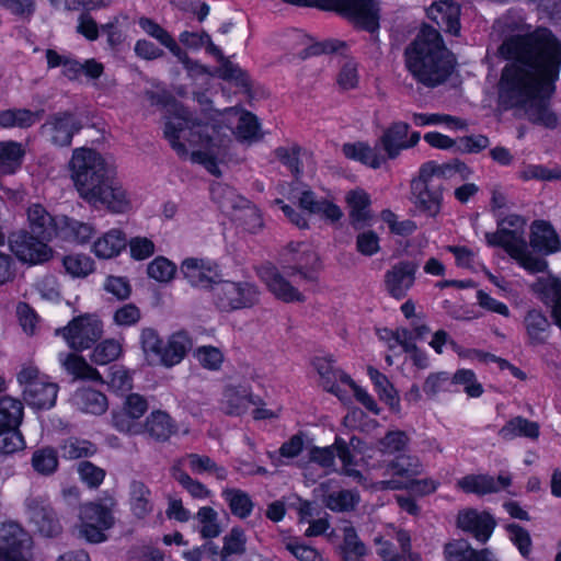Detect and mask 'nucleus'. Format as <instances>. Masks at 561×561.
<instances>
[{"label": "nucleus", "mask_w": 561, "mask_h": 561, "mask_svg": "<svg viewBox=\"0 0 561 561\" xmlns=\"http://www.w3.org/2000/svg\"><path fill=\"white\" fill-rule=\"evenodd\" d=\"M376 449L366 446L357 438H352L350 446L336 438L334 444L329 447H316L310 451V460L306 468V478L314 482L311 477V470L314 466L321 467L325 472L335 469V457L341 461V472L347 477L356 479L362 485L364 477L360 469H370L369 459L376 454Z\"/></svg>", "instance_id": "20e7f679"}, {"label": "nucleus", "mask_w": 561, "mask_h": 561, "mask_svg": "<svg viewBox=\"0 0 561 561\" xmlns=\"http://www.w3.org/2000/svg\"><path fill=\"white\" fill-rule=\"evenodd\" d=\"M123 352L122 342L116 339H107L98 344L92 354L91 360L98 365H106L116 360Z\"/></svg>", "instance_id": "864d4df0"}, {"label": "nucleus", "mask_w": 561, "mask_h": 561, "mask_svg": "<svg viewBox=\"0 0 561 561\" xmlns=\"http://www.w3.org/2000/svg\"><path fill=\"white\" fill-rule=\"evenodd\" d=\"M405 67L412 77L426 87L443 83L454 68V57L445 47L439 32L424 26L404 51Z\"/></svg>", "instance_id": "f03ea898"}, {"label": "nucleus", "mask_w": 561, "mask_h": 561, "mask_svg": "<svg viewBox=\"0 0 561 561\" xmlns=\"http://www.w3.org/2000/svg\"><path fill=\"white\" fill-rule=\"evenodd\" d=\"M23 419V404L12 397L0 398V428L19 426Z\"/></svg>", "instance_id": "603ef678"}, {"label": "nucleus", "mask_w": 561, "mask_h": 561, "mask_svg": "<svg viewBox=\"0 0 561 561\" xmlns=\"http://www.w3.org/2000/svg\"><path fill=\"white\" fill-rule=\"evenodd\" d=\"M421 135L411 131L408 123L393 122L382 134L379 144L388 159H396L402 150L412 148L419 144Z\"/></svg>", "instance_id": "aec40b11"}, {"label": "nucleus", "mask_w": 561, "mask_h": 561, "mask_svg": "<svg viewBox=\"0 0 561 561\" xmlns=\"http://www.w3.org/2000/svg\"><path fill=\"white\" fill-rule=\"evenodd\" d=\"M16 379L22 387L23 399L28 405L36 409H49L55 404L58 386L50 381L48 376L41 373L33 363L23 364Z\"/></svg>", "instance_id": "1a4fd4ad"}, {"label": "nucleus", "mask_w": 561, "mask_h": 561, "mask_svg": "<svg viewBox=\"0 0 561 561\" xmlns=\"http://www.w3.org/2000/svg\"><path fill=\"white\" fill-rule=\"evenodd\" d=\"M359 502V495L354 491H339L330 494L325 505L331 511L344 512L353 510Z\"/></svg>", "instance_id": "338daca9"}, {"label": "nucleus", "mask_w": 561, "mask_h": 561, "mask_svg": "<svg viewBox=\"0 0 561 561\" xmlns=\"http://www.w3.org/2000/svg\"><path fill=\"white\" fill-rule=\"evenodd\" d=\"M163 342L159 333L152 328H144L140 332L141 350L148 360L159 362Z\"/></svg>", "instance_id": "6e6d98bb"}, {"label": "nucleus", "mask_w": 561, "mask_h": 561, "mask_svg": "<svg viewBox=\"0 0 561 561\" xmlns=\"http://www.w3.org/2000/svg\"><path fill=\"white\" fill-rule=\"evenodd\" d=\"M342 151L346 158L360 162L371 169L381 168L386 164L388 159L379 147H371L362 141L345 144Z\"/></svg>", "instance_id": "473e14b6"}, {"label": "nucleus", "mask_w": 561, "mask_h": 561, "mask_svg": "<svg viewBox=\"0 0 561 561\" xmlns=\"http://www.w3.org/2000/svg\"><path fill=\"white\" fill-rule=\"evenodd\" d=\"M196 518L201 524V535L204 538H215L221 533L218 513L214 508L209 506L201 507Z\"/></svg>", "instance_id": "680f3d73"}, {"label": "nucleus", "mask_w": 561, "mask_h": 561, "mask_svg": "<svg viewBox=\"0 0 561 561\" xmlns=\"http://www.w3.org/2000/svg\"><path fill=\"white\" fill-rule=\"evenodd\" d=\"M501 438L512 440L516 437L537 439L539 437V425L522 416L511 419L499 432Z\"/></svg>", "instance_id": "79ce46f5"}, {"label": "nucleus", "mask_w": 561, "mask_h": 561, "mask_svg": "<svg viewBox=\"0 0 561 561\" xmlns=\"http://www.w3.org/2000/svg\"><path fill=\"white\" fill-rule=\"evenodd\" d=\"M531 290L547 305L552 306V316L561 328V282L550 273L537 278Z\"/></svg>", "instance_id": "c85d7f7f"}, {"label": "nucleus", "mask_w": 561, "mask_h": 561, "mask_svg": "<svg viewBox=\"0 0 561 561\" xmlns=\"http://www.w3.org/2000/svg\"><path fill=\"white\" fill-rule=\"evenodd\" d=\"M176 266L164 256H157L148 264V276L160 283H168L173 279Z\"/></svg>", "instance_id": "e2e57ef3"}, {"label": "nucleus", "mask_w": 561, "mask_h": 561, "mask_svg": "<svg viewBox=\"0 0 561 561\" xmlns=\"http://www.w3.org/2000/svg\"><path fill=\"white\" fill-rule=\"evenodd\" d=\"M378 335L390 350L400 347L404 352L413 342V334L407 328L382 329L378 331Z\"/></svg>", "instance_id": "bf43d9fd"}, {"label": "nucleus", "mask_w": 561, "mask_h": 561, "mask_svg": "<svg viewBox=\"0 0 561 561\" xmlns=\"http://www.w3.org/2000/svg\"><path fill=\"white\" fill-rule=\"evenodd\" d=\"M73 351L90 348L103 334V323L96 314L85 313L73 318L66 327L56 330Z\"/></svg>", "instance_id": "9b49d317"}, {"label": "nucleus", "mask_w": 561, "mask_h": 561, "mask_svg": "<svg viewBox=\"0 0 561 561\" xmlns=\"http://www.w3.org/2000/svg\"><path fill=\"white\" fill-rule=\"evenodd\" d=\"M149 404L145 397L139 393H129L125 397L122 405L112 411V426L123 434H141L139 420L148 411Z\"/></svg>", "instance_id": "2eb2a0df"}, {"label": "nucleus", "mask_w": 561, "mask_h": 561, "mask_svg": "<svg viewBox=\"0 0 561 561\" xmlns=\"http://www.w3.org/2000/svg\"><path fill=\"white\" fill-rule=\"evenodd\" d=\"M283 194L288 198L298 199L300 207L310 214L319 216L329 224H336L343 217L342 208L330 198H317L313 192L309 190L300 191L297 187H282Z\"/></svg>", "instance_id": "dca6fc26"}, {"label": "nucleus", "mask_w": 561, "mask_h": 561, "mask_svg": "<svg viewBox=\"0 0 561 561\" xmlns=\"http://www.w3.org/2000/svg\"><path fill=\"white\" fill-rule=\"evenodd\" d=\"M25 448V440L18 426L0 428V454L10 455Z\"/></svg>", "instance_id": "13d9d810"}, {"label": "nucleus", "mask_w": 561, "mask_h": 561, "mask_svg": "<svg viewBox=\"0 0 561 561\" xmlns=\"http://www.w3.org/2000/svg\"><path fill=\"white\" fill-rule=\"evenodd\" d=\"M471 170L462 162L455 161L448 164H437L433 161L424 163L419 176L411 183V199L415 208L427 217H436L442 208L443 192L436 179L458 175L466 180Z\"/></svg>", "instance_id": "423d86ee"}, {"label": "nucleus", "mask_w": 561, "mask_h": 561, "mask_svg": "<svg viewBox=\"0 0 561 561\" xmlns=\"http://www.w3.org/2000/svg\"><path fill=\"white\" fill-rule=\"evenodd\" d=\"M8 241L11 252L24 264H43L53 257L54 251L48 245L49 241L30 233L27 230L11 233Z\"/></svg>", "instance_id": "ddd939ff"}, {"label": "nucleus", "mask_w": 561, "mask_h": 561, "mask_svg": "<svg viewBox=\"0 0 561 561\" xmlns=\"http://www.w3.org/2000/svg\"><path fill=\"white\" fill-rule=\"evenodd\" d=\"M62 265L66 273L71 277L84 278L93 273L94 261L87 254L73 253L62 259Z\"/></svg>", "instance_id": "8fccbe9b"}, {"label": "nucleus", "mask_w": 561, "mask_h": 561, "mask_svg": "<svg viewBox=\"0 0 561 561\" xmlns=\"http://www.w3.org/2000/svg\"><path fill=\"white\" fill-rule=\"evenodd\" d=\"M427 18L440 26L445 32L458 35L460 31V7L451 0L433 2L426 9Z\"/></svg>", "instance_id": "cd10ccee"}, {"label": "nucleus", "mask_w": 561, "mask_h": 561, "mask_svg": "<svg viewBox=\"0 0 561 561\" xmlns=\"http://www.w3.org/2000/svg\"><path fill=\"white\" fill-rule=\"evenodd\" d=\"M32 537L14 522L3 523L0 528V561H30Z\"/></svg>", "instance_id": "4468645a"}, {"label": "nucleus", "mask_w": 561, "mask_h": 561, "mask_svg": "<svg viewBox=\"0 0 561 561\" xmlns=\"http://www.w3.org/2000/svg\"><path fill=\"white\" fill-rule=\"evenodd\" d=\"M526 228V218L510 214L499 218L496 231L485 233V242L490 247L502 248L526 272L545 273L548 270V262L529 250Z\"/></svg>", "instance_id": "39448f33"}, {"label": "nucleus", "mask_w": 561, "mask_h": 561, "mask_svg": "<svg viewBox=\"0 0 561 561\" xmlns=\"http://www.w3.org/2000/svg\"><path fill=\"white\" fill-rule=\"evenodd\" d=\"M180 271L193 287L208 289L221 283L218 264L207 259L187 257L181 263Z\"/></svg>", "instance_id": "f3484780"}, {"label": "nucleus", "mask_w": 561, "mask_h": 561, "mask_svg": "<svg viewBox=\"0 0 561 561\" xmlns=\"http://www.w3.org/2000/svg\"><path fill=\"white\" fill-rule=\"evenodd\" d=\"M207 131L208 127L192 122L188 112L183 107H175L164 127L165 138L180 157L187 156L185 144L180 141L185 139L191 146L198 147L192 151L191 160L204 165L213 175L219 176L218 161L225 156V147L215 142Z\"/></svg>", "instance_id": "7ed1b4c3"}, {"label": "nucleus", "mask_w": 561, "mask_h": 561, "mask_svg": "<svg viewBox=\"0 0 561 561\" xmlns=\"http://www.w3.org/2000/svg\"><path fill=\"white\" fill-rule=\"evenodd\" d=\"M423 391L427 396L434 397L440 392L456 391V389H454L453 377L445 371H439L427 376L423 385Z\"/></svg>", "instance_id": "0e129e2a"}, {"label": "nucleus", "mask_w": 561, "mask_h": 561, "mask_svg": "<svg viewBox=\"0 0 561 561\" xmlns=\"http://www.w3.org/2000/svg\"><path fill=\"white\" fill-rule=\"evenodd\" d=\"M409 442V437L404 432L391 431L379 440L378 451L382 455H397L408 448Z\"/></svg>", "instance_id": "052dcab7"}, {"label": "nucleus", "mask_w": 561, "mask_h": 561, "mask_svg": "<svg viewBox=\"0 0 561 561\" xmlns=\"http://www.w3.org/2000/svg\"><path fill=\"white\" fill-rule=\"evenodd\" d=\"M367 374L379 399L383 401L391 411L399 412L401 409L400 396L388 377L373 366L367 367Z\"/></svg>", "instance_id": "e433bc0d"}, {"label": "nucleus", "mask_w": 561, "mask_h": 561, "mask_svg": "<svg viewBox=\"0 0 561 561\" xmlns=\"http://www.w3.org/2000/svg\"><path fill=\"white\" fill-rule=\"evenodd\" d=\"M457 526L471 534L478 541L485 542L491 537L496 523L489 512L465 508L458 513Z\"/></svg>", "instance_id": "4be33fe9"}, {"label": "nucleus", "mask_w": 561, "mask_h": 561, "mask_svg": "<svg viewBox=\"0 0 561 561\" xmlns=\"http://www.w3.org/2000/svg\"><path fill=\"white\" fill-rule=\"evenodd\" d=\"M294 272L286 273L271 264L261 266L257 270L259 277L265 283L268 290L279 300L284 302H302L306 296L289 280L285 275H293Z\"/></svg>", "instance_id": "6ab92c4d"}, {"label": "nucleus", "mask_w": 561, "mask_h": 561, "mask_svg": "<svg viewBox=\"0 0 561 561\" xmlns=\"http://www.w3.org/2000/svg\"><path fill=\"white\" fill-rule=\"evenodd\" d=\"M367 471L375 472L364 479L363 486L373 491L402 490L423 472V463L414 456L402 455L390 461L380 474L374 465Z\"/></svg>", "instance_id": "6e6552de"}, {"label": "nucleus", "mask_w": 561, "mask_h": 561, "mask_svg": "<svg viewBox=\"0 0 561 561\" xmlns=\"http://www.w3.org/2000/svg\"><path fill=\"white\" fill-rule=\"evenodd\" d=\"M217 293V305L224 311L234 310L243 307V289L240 284L232 282L219 283Z\"/></svg>", "instance_id": "de8ad7c7"}, {"label": "nucleus", "mask_w": 561, "mask_h": 561, "mask_svg": "<svg viewBox=\"0 0 561 561\" xmlns=\"http://www.w3.org/2000/svg\"><path fill=\"white\" fill-rule=\"evenodd\" d=\"M44 116V110L13 107L0 111V127L4 129H26L38 123Z\"/></svg>", "instance_id": "f704fd0d"}, {"label": "nucleus", "mask_w": 561, "mask_h": 561, "mask_svg": "<svg viewBox=\"0 0 561 561\" xmlns=\"http://www.w3.org/2000/svg\"><path fill=\"white\" fill-rule=\"evenodd\" d=\"M190 469L195 473L209 472L214 473L217 479L224 480L227 477V471L224 467H219L208 456L198 454H190L185 457Z\"/></svg>", "instance_id": "4d7b16f0"}, {"label": "nucleus", "mask_w": 561, "mask_h": 561, "mask_svg": "<svg viewBox=\"0 0 561 561\" xmlns=\"http://www.w3.org/2000/svg\"><path fill=\"white\" fill-rule=\"evenodd\" d=\"M76 405L83 412L100 415L107 410L106 397L92 388L79 389L75 396Z\"/></svg>", "instance_id": "37998d69"}, {"label": "nucleus", "mask_w": 561, "mask_h": 561, "mask_svg": "<svg viewBox=\"0 0 561 561\" xmlns=\"http://www.w3.org/2000/svg\"><path fill=\"white\" fill-rule=\"evenodd\" d=\"M115 169L100 152L87 147L75 149L69 161L70 178L81 198Z\"/></svg>", "instance_id": "0eeeda50"}, {"label": "nucleus", "mask_w": 561, "mask_h": 561, "mask_svg": "<svg viewBox=\"0 0 561 561\" xmlns=\"http://www.w3.org/2000/svg\"><path fill=\"white\" fill-rule=\"evenodd\" d=\"M25 507L32 522L45 537H56L61 533V525L55 511L39 497H27Z\"/></svg>", "instance_id": "5701e85b"}, {"label": "nucleus", "mask_w": 561, "mask_h": 561, "mask_svg": "<svg viewBox=\"0 0 561 561\" xmlns=\"http://www.w3.org/2000/svg\"><path fill=\"white\" fill-rule=\"evenodd\" d=\"M141 433L154 442L164 443L178 431V426L170 414L162 410L152 411L141 425Z\"/></svg>", "instance_id": "c756f323"}, {"label": "nucleus", "mask_w": 561, "mask_h": 561, "mask_svg": "<svg viewBox=\"0 0 561 561\" xmlns=\"http://www.w3.org/2000/svg\"><path fill=\"white\" fill-rule=\"evenodd\" d=\"M193 357L201 367L210 371H218L225 360L222 351L213 345L196 347L193 352Z\"/></svg>", "instance_id": "3c124183"}, {"label": "nucleus", "mask_w": 561, "mask_h": 561, "mask_svg": "<svg viewBox=\"0 0 561 561\" xmlns=\"http://www.w3.org/2000/svg\"><path fill=\"white\" fill-rule=\"evenodd\" d=\"M27 224L30 233L46 241H50L57 233L54 217L41 204H33L27 208Z\"/></svg>", "instance_id": "72a5a7b5"}, {"label": "nucleus", "mask_w": 561, "mask_h": 561, "mask_svg": "<svg viewBox=\"0 0 561 561\" xmlns=\"http://www.w3.org/2000/svg\"><path fill=\"white\" fill-rule=\"evenodd\" d=\"M284 272L299 273L307 276L308 272L319 266V256L314 247L307 242H290L280 254Z\"/></svg>", "instance_id": "a211bd4d"}, {"label": "nucleus", "mask_w": 561, "mask_h": 561, "mask_svg": "<svg viewBox=\"0 0 561 561\" xmlns=\"http://www.w3.org/2000/svg\"><path fill=\"white\" fill-rule=\"evenodd\" d=\"M511 484V477L507 473H501L496 479L488 474H468L459 479L457 488L465 493L485 495L499 492Z\"/></svg>", "instance_id": "393cba45"}, {"label": "nucleus", "mask_w": 561, "mask_h": 561, "mask_svg": "<svg viewBox=\"0 0 561 561\" xmlns=\"http://www.w3.org/2000/svg\"><path fill=\"white\" fill-rule=\"evenodd\" d=\"M41 129L53 145L67 147L71 145L72 137L81 129V125L73 114L59 112L50 115Z\"/></svg>", "instance_id": "412c9836"}, {"label": "nucleus", "mask_w": 561, "mask_h": 561, "mask_svg": "<svg viewBox=\"0 0 561 561\" xmlns=\"http://www.w3.org/2000/svg\"><path fill=\"white\" fill-rule=\"evenodd\" d=\"M416 271L417 266L411 262L392 266L385 277L388 293L397 299L403 298L414 284Z\"/></svg>", "instance_id": "a878e982"}, {"label": "nucleus", "mask_w": 561, "mask_h": 561, "mask_svg": "<svg viewBox=\"0 0 561 561\" xmlns=\"http://www.w3.org/2000/svg\"><path fill=\"white\" fill-rule=\"evenodd\" d=\"M31 466L33 470L41 476H51L57 471L59 466L57 450L49 446L36 449L32 454Z\"/></svg>", "instance_id": "49530a36"}, {"label": "nucleus", "mask_w": 561, "mask_h": 561, "mask_svg": "<svg viewBox=\"0 0 561 561\" xmlns=\"http://www.w3.org/2000/svg\"><path fill=\"white\" fill-rule=\"evenodd\" d=\"M61 366L77 379H87L101 381L100 373L92 367L82 356L75 353H65L59 355Z\"/></svg>", "instance_id": "ea45409f"}, {"label": "nucleus", "mask_w": 561, "mask_h": 561, "mask_svg": "<svg viewBox=\"0 0 561 561\" xmlns=\"http://www.w3.org/2000/svg\"><path fill=\"white\" fill-rule=\"evenodd\" d=\"M377 554L383 561H422L420 554L411 552V540L408 533L392 525L383 527L382 533L374 538Z\"/></svg>", "instance_id": "f8f14e48"}, {"label": "nucleus", "mask_w": 561, "mask_h": 561, "mask_svg": "<svg viewBox=\"0 0 561 561\" xmlns=\"http://www.w3.org/2000/svg\"><path fill=\"white\" fill-rule=\"evenodd\" d=\"M343 561H365L367 549L352 526L343 527V541L340 546Z\"/></svg>", "instance_id": "a18cd8bd"}, {"label": "nucleus", "mask_w": 561, "mask_h": 561, "mask_svg": "<svg viewBox=\"0 0 561 561\" xmlns=\"http://www.w3.org/2000/svg\"><path fill=\"white\" fill-rule=\"evenodd\" d=\"M129 505L133 515L145 519L153 512V501L150 489L141 481H133L129 488Z\"/></svg>", "instance_id": "4c0bfd02"}, {"label": "nucleus", "mask_w": 561, "mask_h": 561, "mask_svg": "<svg viewBox=\"0 0 561 561\" xmlns=\"http://www.w3.org/2000/svg\"><path fill=\"white\" fill-rule=\"evenodd\" d=\"M82 199L96 209H106L113 214H124L131 209V198L127 190L114 173L105 176Z\"/></svg>", "instance_id": "9d476101"}, {"label": "nucleus", "mask_w": 561, "mask_h": 561, "mask_svg": "<svg viewBox=\"0 0 561 561\" xmlns=\"http://www.w3.org/2000/svg\"><path fill=\"white\" fill-rule=\"evenodd\" d=\"M59 449L66 459L87 458L96 453V446L93 443L78 437H69L62 440Z\"/></svg>", "instance_id": "09e8293b"}, {"label": "nucleus", "mask_w": 561, "mask_h": 561, "mask_svg": "<svg viewBox=\"0 0 561 561\" xmlns=\"http://www.w3.org/2000/svg\"><path fill=\"white\" fill-rule=\"evenodd\" d=\"M172 476L193 497L206 499L211 494V492L203 483L192 479L179 467H173Z\"/></svg>", "instance_id": "69168bd1"}, {"label": "nucleus", "mask_w": 561, "mask_h": 561, "mask_svg": "<svg viewBox=\"0 0 561 561\" xmlns=\"http://www.w3.org/2000/svg\"><path fill=\"white\" fill-rule=\"evenodd\" d=\"M530 247L541 254L549 255L560 250L561 244L552 226L545 220H536L530 226Z\"/></svg>", "instance_id": "2f4dec72"}, {"label": "nucleus", "mask_w": 561, "mask_h": 561, "mask_svg": "<svg viewBox=\"0 0 561 561\" xmlns=\"http://www.w3.org/2000/svg\"><path fill=\"white\" fill-rule=\"evenodd\" d=\"M25 157V149L21 142L14 140L0 141V174H14L21 169Z\"/></svg>", "instance_id": "58836bf2"}, {"label": "nucleus", "mask_w": 561, "mask_h": 561, "mask_svg": "<svg viewBox=\"0 0 561 561\" xmlns=\"http://www.w3.org/2000/svg\"><path fill=\"white\" fill-rule=\"evenodd\" d=\"M192 346V340L185 331L174 332L163 342L158 363L168 368L173 367L184 359Z\"/></svg>", "instance_id": "7c9ffc66"}, {"label": "nucleus", "mask_w": 561, "mask_h": 561, "mask_svg": "<svg viewBox=\"0 0 561 561\" xmlns=\"http://www.w3.org/2000/svg\"><path fill=\"white\" fill-rule=\"evenodd\" d=\"M500 54L507 65L499 84L505 108L522 111L534 124L554 128L558 117L549 106L561 69V42L547 28L505 41Z\"/></svg>", "instance_id": "f257e3e1"}, {"label": "nucleus", "mask_w": 561, "mask_h": 561, "mask_svg": "<svg viewBox=\"0 0 561 561\" xmlns=\"http://www.w3.org/2000/svg\"><path fill=\"white\" fill-rule=\"evenodd\" d=\"M113 500L108 503L89 502L80 507V520L101 526H113L114 517L112 514Z\"/></svg>", "instance_id": "a19ab883"}, {"label": "nucleus", "mask_w": 561, "mask_h": 561, "mask_svg": "<svg viewBox=\"0 0 561 561\" xmlns=\"http://www.w3.org/2000/svg\"><path fill=\"white\" fill-rule=\"evenodd\" d=\"M344 202L348 210L350 220L354 227H363L371 220V196L366 190L355 187L347 191Z\"/></svg>", "instance_id": "bb28decb"}, {"label": "nucleus", "mask_w": 561, "mask_h": 561, "mask_svg": "<svg viewBox=\"0 0 561 561\" xmlns=\"http://www.w3.org/2000/svg\"><path fill=\"white\" fill-rule=\"evenodd\" d=\"M525 327L531 343H541L546 337L549 328L548 319L537 310H530L525 317Z\"/></svg>", "instance_id": "5fc2aeb1"}, {"label": "nucleus", "mask_w": 561, "mask_h": 561, "mask_svg": "<svg viewBox=\"0 0 561 561\" xmlns=\"http://www.w3.org/2000/svg\"><path fill=\"white\" fill-rule=\"evenodd\" d=\"M313 367L320 377L321 386L329 392L335 394L340 400L347 398L345 385L351 382V377L344 371L334 368L331 359L318 357L313 360Z\"/></svg>", "instance_id": "b1692460"}, {"label": "nucleus", "mask_w": 561, "mask_h": 561, "mask_svg": "<svg viewBox=\"0 0 561 561\" xmlns=\"http://www.w3.org/2000/svg\"><path fill=\"white\" fill-rule=\"evenodd\" d=\"M474 552L466 540H453L445 546L447 561H469Z\"/></svg>", "instance_id": "774afa93"}, {"label": "nucleus", "mask_w": 561, "mask_h": 561, "mask_svg": "<svg viewBox=\"0 0 561 561\" xmlns=\"http://www.w3.org/2000/svg\"><path fill=\"white\" fill-rule=\"evenodd\" d=\"M126 245V234L121 229L113 228L96 239L92 252L100 259H112L117 256Z\"/></svg>", "instance_id": "c9c22d12"}, {"label": "nucleus", "mask_w": 561, "mask_h": 561, "mask_svg": "<svg viewBox=\"0 0 561 561\" xmlns=\"http://www.w3.org/2000/svg\"><path fill=\"white\" fill-rule=\"evenodd\" d=\"M60 233L67 240L84 244L95 234V228L90 222L65 217L60 225Z\"/></svg>", "instance_id": "c03bdc74"}]
</instances>
